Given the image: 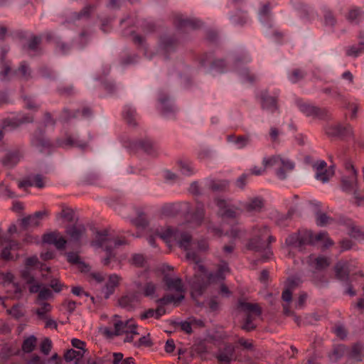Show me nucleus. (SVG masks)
Wrapping results in <instances>:
<instances>
[{
  "instance_id": "052dcab7",
  "label": "nucleus",
  "mask_w": 364,
  "mask_h": 364,
  "mask_svg": "<svg viewBox=\"0 0 364 364\" xmlns=\"http://www.w3.org/2000/svg\"><path fill=\"white\" fill-rule=\"evenodd\" d=\"M84 352L77 351L73 349L68 350L64 354V358L67 362L76 360V363L83 358Z\"/></svg>"
},
{
  "instance_id": "7c9ffc66",
  "label": "nucleus",
  "mask_w": 364,
  "mask_h": 364,
  "mask_svg": "<svg viewBox=\"0 0 364 364\" xmlns=\"http://www.w3.org/2000/svg\"><path fill=\"white\" fill-rule=\"evenodd\" d=\"M33 118V116L30 114L18 113L4 119L3 121V128L14 129L21 124L31 122Z\"/></svg>"
},
{
  "instance_id": "864d4df0",
  "label": "nucleus",
  "mask_w": 364,
  "mask_h": 364,
  "mask_svg": "<svg viewBox=\"0 0 364 364\" xmlns=\"http://www.w3.org/2000/svg\"><path fill=\"white\" fill-rule=\"evenodd\" d=\"M41 41V37L38 36H33L28 45L25 46V49L28 53L30 55H36L40 53V48L38 47Z\"/></svg>"
},
{
  "instance_id": "0e129e2a",
  "label": "nucleus",
  "mask_w": 364,
  "mask_h": 364,
  "mask_svg": "<svg viewBox=\"0 0 364 364\" xmlns=\"http://www.w3.org/2000/svg\"><path fill=\"white\" fill-rule=\"evenodd\" d=\"M345 353V346H338L334 347L332 352L328 355L329 359L332 362L338 361Z\"/></svg>"
},
{
  "instance_id": "cd10ccee",
  "label": "nucleus",
  "mask_w": 364,
  "mask_h": 364,
  "mask_svg": "<svg viewBox=\"0 0 364 364\" xmlns=\"http://www.w3.org/2000/svg\"><path fill=\"white\" fill-rule=\"evenodd\" d=\"M45 132L38 129L33 135L31 144L39 151L42 153H50V149L54 146L53 143L46 138Z\"/></svg>"
},
{
  "instance_id": "9b49d317",
  "label": "nucleus",
  "mask_w": 364,
  "mask_h": 364,
  "mask_svg": "<svg viewBox=\"0 0 364 364\" xmlns=\"http://www.w3.org/2000/svg\"><path fill=\"white\" fill-rule=\"evenodd\" d=\"M95 247H104L106 251L107 257L105 259L104 264L107 265L109 260L114 257L113 250L121 245L126 244V240L124 238L117 237L115 234L105 230L103 231H98L96 232L95 237L92 242Z\"/></svg>"
},
{
  "instance_id": "f257e3e1",
  "label": "nucleus",
  "mask_w": 364,
  "mask_h": 364,
  "mask_svg": "<svg viewBox=\"0 0 364 364\" xmlns=\"http://www.w3.org/2000/svg\"><path fill=\"white\" fill-rule=\"evenodd\" d=\"M204 205L198 203L196 209L191 215L190 220L178 225L177 227H157L152 230L148 237L149 244L155 247V238L159 237L167 243L175 242L186 252V257L194 263V277L191 281L192 289L200 294L210 284H220V292L228 294V289L222 282L226 275L230 273V268L227 262L220 260L216 265L215 270L209 272L203 264V256L208 249V245L205 239L199 240H193L191 230L196 226L201 225L204 220Z\"/></svg>"
},
{
  "instance_id": "9d476101",
  "label": "nucleus",
  "mask_w": 364,
  "mask_h": 364,
  "mask_svg": "<svg viewBox=\"0 0 364 364\" xmlns=\"http://www.w3.org/2000/svg\"><path fill=\"white\" fill-rule=\"evenodd\" d=\"M263 167H255L251 173L259 176L262 174L264 168H272L275 170L277 176L284 180L287 177L288 173L294 168V164L286 158L279 156H272L269 158H264L262 161Z\"/></svg>"
},
{
  "instance_id": "69168bd1",
  "label": "nucleus",
  "mask_w": 364,
  "mask_h": 364,
  "mask_svg": "<svg viewBox=\"0 0 364 364\" xmlns=\"http://www.w3.org/2000/svg\"><path fill=\"white\" fill-rule=\"evenodd\" d=\"M304 76V73L301 69H293L288 73V79L291 83L299 82Z\"/></svg>"
},
{
  "instance_id": "8fccbe9b",
  "label": "nucleus",
  "mask_w": 364,
  "mask_h": 364,
  "mask_svg": "<svg viewBox=\"0 0 364 364\" xmlns=\"http://www.w3.org/2000/svg\"><path fill=\"white\" fill-rule=\"evenodd\" d=\"M228 142L233 144L237 149H242L250 142V136H235L228 135L227 136Z\"/></svg>"
},
{
  "instance_id": "2f4dec72",
  "label": "nucleus",
  "mask_w": 364,
  "mask_h": 364,
  "mask_svg": "<svg viewBox=\"0 0 364 364\" xmlns=\"http://www.w3.org/2000/svg\"><path fill=\"white\" fill-rule=\"evenodd\" d=\"M282 305L283 307L284 314L287 316H290L293 314L294 311L301 309L304 306V297H282Z\"/></svg>"
},
{
  "instance_id": "37998d69",
  "label": "nucleus",
  "mask_w": 364,
  "mask_h": 364,
  "mask_svg": "<svg viewBox=\"0 0 364 364\" xmlns=\"http://www.w3.org/2000/svg\"><path fill=\"white\" fill-rule=\"evenodd\" d=\"M122 115L124 120L129 126L134 127L137 124L138 114L135 107L132 105H126L122 111Z\"/></svg>"
},
{
  "instance_id": "ddd939ff",
  "label": "nucleus",
  "mask_w": 364,
  "mask_h": 364,
  "mask_svg": "<svg viewBox=\"0 0 364 364\" xmlns=\"http://www.w3.org/2000/svg\"><path fill=\"white\" fill-rule=\"evenodd\" d=\"M344 166L345 174L342 178V188L346 192L353 193L355 203L361 205L364 204V196H361L357 183V171L350 161H345Z\"/></svg>"
},
{
  "instance_id": "bb28decb",
  "label": "nucleus",
  "mask_w": 364,
  "mask_h": 364,
  "mask_svg": "<svg viewBox=\"0 0 364 364\" xmlns=\"http://www.w3.org/2000/svg\"><path fill=\"white\" fill-rule=\"evenodd\" d=\"M148 272L144 270L141 272L139 278L134 282V287L139 293H144V296H152L157 293L160 286L158 284H155L152 282L146 281L144 284L142 283V279L146 278Z\"/></svg>"
},
{
  "instance_id": "e2e57ef3",
  "label": "nucleus",
  "mask_w": 364,
  "mask_h": 364,
  "mask_svg": "<svg viewBox=\"0 0 364 364\" xmlns=\"http://www.w3.org/2000/svg\"><path fill=\"white\" fill-rule=\"evenodd\" d=\"M94 7L91 5L85 6L80 13H73L72 16L74 20H80L82 18H87L93 12Z\"/></svg>"
},
{
  "instance_id": "4be33fe9",
  "label": "nucleus",
  "mask_w": 364,
  "mask_h": 364,
  "mask_svg": "<svg viewBox=\"0 0 364 364\" xmlns=\"http://www.w3.org/2000/svg\"><path fill=\"white\" fill-rule=\"evenodd\" d=\"M121 142L122 146L129 151H135L141 149L150 155H154L156 152L154 144L149 138L139 141H133L129 138H126L122 139Z\"/></svg>"
},
{
  "instance_id": "6e6d98bb",
  "label": "nucleus",
  "mask_w": 364,
  "mask_h": 364,
  "mask_svg": "<svg viewBox=\"0 0 364 364\" xmlns=\"http://www.w3.org/2000/svg\"><path fill=\"white\" fill-rule=\"evenodd\" d=\"M120 60L123 65H130L138 62L139 56L129 50H124L121 54Z\"/></svg>"
},
{
  "instance_id": "7ed1b4c3",
  "label": "nucleus",
  "mask_w": 364,
  "mask_h": 364,
  "mask_svg": "<svg viewBox=\"0 0 364 364\" xmlns=\"http://www.w3.org/2000/svg\"><path fill=\"white\" fill-rule=\"evenodd\" d=\"M198 64L205 73L213 75L229 70L237 73L245 81L252 82L256 77L246 67L252 61L248 53L244 52L235 58H217L213 52L204 53L198 58Z\"/></svg>"
},
{
  "instance_id": "4d7b16f0",
  "label": "nucleus",
  "mask_w": 364,
  "mask_h": 364,
  "mask_svg": "<svg viewBox=\"0 0 364 364\" xmlns=\"http://www.w3.org/2000/svg\"><path fill=\"white\" fill-rule=\"evenodd\" d=\"M118 303L122 307L132 310L138 306L139 299L137 297H119Z\"/></svg>"
},
{
  "instance_id": "338daca9",
  "label": "nucleus",
  "mask_w": 364,
  "mask_h": 364,
  "mask_svg": "<svg viewBox=\"0 0 364 364\" xmlns=\"http://www.w3.org/2000/svg\"><path fill=\"white\" fill-rule=\"evenodd\" d=\"M363 14L360 9L353 8L349 11L348 18L353 23H357L362 18Z\"/></svg>"
},
{
  "instance_id": "72a5a7b5",
  "label": "nucleus",
  "mask_w": 364,
  "mask_h": 364,
  "mask_svg": "<svg viewBox=\"0 0 364 364\" xmlns=\"http://www.w3.org/2000/svg\"><path fill=\"white\" fill-rule=\"evenodd\" d=\"M23 157V150L20 146L9 149L2 159V164L7 168L15 166Z\"/></svg>"
},
{
  "instance_id": "aec40b11",
  "label": "nucleus",
  "mask_w": 364,
  "mask_h": 364,
  "mask_svg": "<svg viewBox=\"0 0 364 364\" xmlns=\"http://www.w3.org/2000/svg\"><path fill=\"white\" fill-rule=\"evenodd\" d=\"M178 43V39L175 33L166 32L159 39L157 53L167 58L168 55L176 50Z\"/></svg>"
},
{
  "instance_id": "603ef678",
  "label": "nucleus",
  "mask_w": 364,
  "mask_h": 364,
  "mask_svg": "<svg viewBox=\"0 0 364 364\" xmlns=\"http://www.w3.org/2000/svg\"><path fill=\"white\" fill-rule=\"evenodd\" d=\"M177 168L186 176H191L196 172V169L188 160H181L177 163Z\"/></svg>"
},
{
  "instance_id": "c9c22d12",
  "label": "nucleus",
  "mask_w": 364,
  "mask_h": 364,
  "mask_svg": "<svg viewBox=\"0 0 364 364\" xmlns=\"http://www.w3.org/2000/svg\"><path fill=\"white\" fill-rule=\"evenodd\" d=\"M235 350V348L230 344L226 345L223 349L220 350L216 355L219 364H231L232 361L236 360Z\"/></svg>"
},
{
  "instance_id": "58836bf2",
  "label": "nucleus",
  "mask_w": 364,
  "mask_h": 364,
  "mask_svg": "<svg viewBox=\"0 0 364 364\" xmlns=\"http://www.w3.org/2000/svg\"><path fill=\"white\" fill-rule=\"evenodd\" d=\"M85 227L82 225H73L67 228V234L70 240L75 244L80 245V240L85 232Z\"/></svg>"
},
{
  "instance_id": "e433bc0d",
  "label": "nucleus",
  "mask_w": 364,
  "mask_h": 364,
  "mask_svg": "<svg viewBox=\"0 0 364 364\" xmlns=\"http://www.w3.org/2000/svg\"><path fill=\"white\" fill-rule=\"evenodd\" d=\"M43 242L53 245L56 248L61 250L65 247L67 242L64 237L58 232L46 233L43 237Z\"/></svg>"
},
{
  "instance_id": "412c9836",
  "label": "nucleus",
  "mask_w": 364,
  "mask_h": 364,
  "mask_svg": "<svg viewBox=\"0 0 364 364\" xmlns=\"http://www.w3.org/2000/svg\"><path fill=\"white\" fill-rule=\"evenodd\" d=\"M162 282L166 290L177 294V296H184L188 289V286L183 279L172 274H165Z\"/></svg>"
},
{
  "instance_id": "c756f323",
  "label": "nucleus",
  "mask_w": 364,
  "mask_h": 364,
  "mask_svg": "<svg viewBox=\"0 0 364 364\" xmlns=\"http://www.w3.org/2000/svg\"><path fill=\"white\" fill-rule=\"evenodd\" d=\"M92 116V111L89 107H85L82 110L77 109L71 112L68 109H64L59 117V120L63 123H68L73 118L90 119Z\"/></svg>"
},
{
  "instance_id": "49530a36",
  "label": "nucleus",
  "mask_w": 364,
  "mask_h": 364,
  "mask_svg": "<svg viewBox=\"0 0 364 364\" xmlns=\"http://www.w3.org/2000/svg\"><path fill=\"white\" fill-rule=\"evenodd\" d=\"M264 206V200L261 197L250 198L245 204L244 208L247 212H259Z\"/></svg>"
},
{
  "instance_id": "4468645a",
  "label": "nucleus",
  "mask_w": 364,
  "mask_h": 364,
  "mask_svg": "<svg viewBox=\"0 0 364 364\" xmlns=\"http://www.w3.org/2000/svg\"><path fill=\"white\" fill-rule=\"evenodd\" d=\"M17 231V228L15 225H11L7 233H3L0 229V247L2 250L0 252V257L6 260H14L18 258V250L20 248V244L11 239V235Z\"/></svg>"
},
{
  "instance_id": "b1692460",
  "label": "nucleus",
  "mask_w": 364,
  "mask_h": 364,
  "mask_svg": "<svg viewBox=\"0 0 364 364\" xmlns=\"http://www.w3.org/2000/svg\"><path fill=\"white\" fill-rule=\"evenodd\" d=\"M279 90L277 88H268L260 92V101L263 109L274 112L277 109V100L279 95Z\"/></svg>"
},
{
  "instance_id": "c85d7f7f",
  "label": "nucleus",
  "mask_w": 364,
  "mask_h": 364,
  "mask_svg": "<svg viewBox=\"0 0 364 364\" xmlns=\"http://www.w3.org/2000/svg\"><path fill=\"white\" fill-rule=\"evenodd\" d=\"M324 129L326 134L330 137L346 138L352 134L350 125L343 126L340 123H328Z\"/></svg>"
},
{
  "instance_id": "4c0bfd02",
  "label": "nucleus",
  "mask_w": 364,
  "mask_h": 364,
  "mask_svg": "<svg viewBox=\"0 0 364 364\" xmlns=\"http://www.w3.org/2000/svg\"><path fill=\"white\" fill-rule=\"evenodd\" d=\"M189 209V205L187 203H167L161 208L162 215L168 217H173L177 215L181 211L187 210Z\"/></svg>"
},
{
  "instance_id": "ea45409f",
  "label": "nucleus",
  "mask_w": 364,
  "mask_h": 364,
  "mask_svg": "<svg viewBox=\"0 0 364 364\" xmlns=\"http://www.w3.org/2000/svg\"><path fill=\"white\" fill-rule=\"evenodd\" d=\"M333 165L331 166V168L326 169V163L324 161H321L318 162L316 165V178L317 180L322 181L323 183L327 182L333 174Z\"/></svg>"
},
{
  "instance_id": "6ab92c4d",
  "label": "nucleus",
  "mask_w": 364,
  "mask_h": 364,
  "mask_svg": "<svg viewBox=\"0 0 364 364\" xmlns=\"http://www.w3.org/2000/svg\"><path fill=\"white\" fill-rule=\"evenodd\" d=\"M87 277L88 280L92 284H102L105 282L106 296L112 294L119 282V277L117 274H111L107 279L102 272H92Z\"/></svg>"
},
{
  "instance_id": "5701e85b",
  "label": "nucleus",
  "mask_w": 364,
  "mask_h": 364,
  "mask_svg": "<svg viewBox=\"0 0 364 364\" xmlns=\"http://www.w3.org/2000/svg\"><path fill=\"white\" fill-rule=\"evenodd\" d=\"M173 23L178 33H186L196 30L202 25L201 21L193 17H188L181 14H177L173 17Z\"/></svg>"
},
{
  "instance_id": "bf43d9fd",
  "label": "nucleus",
  "mask_w": 364,
  "mask_h": 364,
  "mask_svg": "<svg viewBox=\"0 0 364 364\" xmlns=\"http://www.w3.org/2000/svg\"><path fill=\"white\" fill-rule=\"evenodd\" d=\"M364 53V41H360L356 45L351 46L347 49L346 54L348 56L356 58Z\"/></svg>"
},
{
  "instance_id": "3c124183",
  "label": "nucleus",
  "mask_w": 364,
  "mask_h": 364,
  "mask_svg": "<svg viewBox=\"0 0 364 364\" xmlns=\"http://www.w3.org/2000/svg\"><path fill=\"white\" fill-rule=\"evenodd\" d=\"M109 72V68L108 66L104 68L103 75L99 76L97 78V80H98L104 86L105 89L107 90L110 94H114L115 85L112 80L106 78V76Z\"/></svg>"
},
{
  "instance_id": "13d9d810",
  "label": "nucleus",
  "mask_w": 364,
  "mask_h": 364,
  "mask_svg": "<svg viewBox=\"0 0 364 364\" xmlns=\"http://www.w3.org/2000/svg\"><path fill=\"white\" fill-rule=\"evenodd\" d=\"M189 191L195 196H203L207 193V188L204 186V181L198 183L197 181L193 182L189 188Z\"/></svg>"
},
{
  "instance_id": "f3484780",
  "label": "nucleus",
  "mask_w": 364,
  "mask_h": 364,
  "mask_svg": "<svg viewBox=\"0 0 364 364\" xmlns=\"http://www.w3.org/2000/svg\"><path fill=\"white\" fill-rule=\"evenodd\" d=\"M114 336L125 334L124 342H132L134 336L138 335L137 326L133 320L123 322L119 319L118 316L114 317Z\"/></svg>"
},
{
  "instance_id": "de8ad7c7",
  "label": "nucleus",
  "mask_w": 364,
  "mask_h": 364,
  "mask_svg": "<svg viewBox=\"0 0 364 364\" xmlns=\"http://www.w3.org/2000/svg\"><path fill=\"white\" fill-rule=\"evenodd\" d=\"M36 304L38 307L36 314L40 318H46V314L51 311L50 304L46 301V297H38Z\"/></svg>"
},
{
  "instance_id": "423d86ee",
  "label": "nucleus",
  "mask_w": 364,
  "mask_h": 364,
  "mask_svg": "<svg viewBox=\"0 0 364 364\" xmlns=\"http://www.w3.org/2000/svg\"><path fill=\"white\" fill-rule=\"evenodd\" d=\"M358 268L355 260L338 262L334 267L336 278L346 285V293L353 296L356 294V284L363 279L364 274Z\"/></svg>"
},
{
  "instance_id": "dca6fc26",
  "label": "nucleus",
  "mask_w": 364,
  "mask_h": 364,
  "mask_svg": "<svg viewBox=\"0 0 364 364\" xmlns=\"http://www.w3.org/2000/svg\"><path fill=\"white\" fill-rule=\"evenodd\" d=\"M184 297H162L157 301L158 307L156 310L150 309L141 314V319L149 318H159L165 314L166 309L179 306Z\"/></svg>"
},
{
  "instance_id": "393cba45",
  "label": "nucleus",
  "mask_w": 364,
  "mask_h": 364,
  "mask_svg": "<svg viewBox=\"0 0 364 364\" xmlns=\"http://www.w3.org/2000/svg\"><path fill=\"white\" fill-rule=\"evenodd\" d=\"M296 105L300 112L305 114L306 117H311L313 118H318L322 119H326L328 117L327 110L316 107L311 103L303 100H297Z\"/></svg>"
},
{
  "instance_id": "c03bdc74",
  "label": "nucleus",
  "mask_w": 364,
  "mask_h": 364,
  "mask_svg": "<svg viewBox=\"0 0 364 364\" xmlns=\"http://www.w3.org/2000/svg\"><path fill=\"white\" fill-rule=\"evenodd\" d=\"M228 186V182L225 180H210L206 179L204 181V186L207 190H211L214 192H219L225 191Z\"/></svg>"
},
{
  "instance_id": "a211bd4d",
  "label": "nucleus",
  "mask_w": 364,
  "mask_h": 364,
  "mask_svg": "<svg viewBox=\"0 0 364 364\" xmlns=\"http://www.w3.org/2000/svg\"><path fill=\"white\" fill-rule=\"evenodd\" d=\"M311 271L313 272V277L315 282L318 284L323 285L326 279L321 272L329 265L328 259L323 256L316 257L311 255L307 261Z\"/></svg>"
},
{
  "instance_id": "680f3d73",
  "label": "nucleus",
  "mask_w": 364,
  "mask_h": 364,
  "mask_svg": "<svg viewBox=\"0 0 364 364\" xmlns=\"http://www.w3.org/2000/svg\"><path fill=\"white\" fill-rule=\"evenodd\" d=\"M36 345V338L33 336H31L23 341L22 344V350L25 353L32 352Z\"/></svg>"
},
{
  "instance_id": "a18cd8bd",
  "label": "nucleus",
  "mask_w": 364,
  "mask_h": 364,
  "mask_svg": "<svg viewBox=\"0 0 364 364\" xmlns=\"http://www.w3.org/2000/svg\"><path fill=\"white\" fill-rule=\"evenodd\" d=\"M348 359L354 362H361L364 358L363 346L360 343L352 346L347 353Z\"/></svg>"
},
{
  "instance_id": "39448f33",
  "label": "nucleus",
  "mask_w": 364,
  "mask_h": 364,
  "mask_svg": "<svg viewBox=\"0 0 364 364\" xmlns=\"http://www.w3.org/2000/svg\"><path fill=\"white\" fill-rule=\"evenodd\" d=\"M136 24H140L141 29L144 33H151L154 31L155 26L151 22L141 21V23L134 16H129L121 20L120 25L123 28L122 34L124 36H131L134 43L137 46L138 49L143 52L144 55L147 58H152L155 55L154 52L150 51L144 37L138 33L135 28Z\"/></svg>"
},
{
  "instance_id": "79ce46f5",
  "label": "nucleus",
  "mask_w": 364,
  "mask_h": 364,
  "mask_svg": "<svg viewBox=\"0 0 364 364\" xmlns=\"http://www.w3.org/2000/svg\"><path fill=\"white\" fill-rule=\"evenodd\" d=\"M45 215L46 213L43 211L36 212L33 215L23 218L21 221V225L24 229L31 226H37Z\"/></svg>"
},
{
  "instance_id": "6e6552de",
  "label": "nucleus",
  "mask_w": 364,
  "mask_h": 364,
  "mask_svg": "<svg viewBox=\"0 0 364 364\" xmlns=\"http://www.w3.org/2000/svg\"><path fill=\"white\" fill-rule=\"evenodd\" d=\"M318 242H323L326 247L333 245L326 232H321L314 235L309 230H299L298 232L290 235L286 239V243L289 247L297 249L299 251H303L306 245H314Z\"/></svg>"
},
{
  "instance_id": "f8f14e48",
  "label": "nucleus",
  "mask_w": 364,
  "mask_h": 364,
  "mask_svg": "<svg viewBox=\"0 0 364 364\" xmlns=\"http://www.w3.org/2000/svg\"><path fill=\"white\" fill-rule=\"evenodd\" d=\"M237 315L243 320L241 328L246 331H251L256 328L255 320L259 317L262 313L257 304L240 301L237 305Z\"/></svg>"
},
{
  "instance_id": "473e14b6",
  "label": "nucleus",
  "mask_w": 364,
  "mask_h": 364,
  "mask_svg": "<svg viewBox=\"0 0 364 364\" xmlns=\"http://www.w3.org/2000/svg\"><path fill=\"white\" fill-rule=\"evenodd\" d=\"M158 100L159 106L163 114L168 118L173 117L176 109L173 101L169 98L167 94L164 92H160Z\"/></svg>"
},
{
  "instance_id": "f03ea898",
  "label": "nucleus",
  "mask_w": 364,
  "mask_h": 364,
  "mask_svg": "<svg viewBox=\"0 0 364 364\" xmlns=\"http://www.w3.org/2000/svg\"><path fill=\"white\" fill-rule=\"evenodd\" d=\"M37 269H40L43 277H48L50 272V267L41 264L36 257H31L26 259L24 267L21 271V277L25 281L23 285L16 283L14 275L10 272L5 275V281L14 287L16 294H22L28 289L29 293L38 294V296H51L52 291L59 293L63 288H68L55 279L50 280L49 286L43 285L34 277V271Z\"/></svg>"
},
{
  "instance_id": "a19ab883",
  "label": "nucleus",
  "mask_w": 364,
  "mask_h": 364,
  "mask_svg": "<svg viewBox=\"0 0 364 364\" xmlns=\"http://www.w3.org/2000/svg\"><path fill=\"white\" fill-rule=\"evenodd\" d=\"M301 283V280L298 276L289 277L284 283L281 296H292L294 291L299 287Z\"/></svg>"
},
{
  "instance_id": "a878e982",
  "label": "nucleus",
  "mask_w": 364,
  "mask_h": 364,
  "mask_svg": "<svg viewBox=\"0 0 364 364\" xmlns=\"http://www.w3.org/2000/svg\"><path fill=\"white\" fill-rule=\"evenodd\" d=\"M57 146L63 148H70V147H78L82 149H85L87 146L85 141L80 140L77 135L71 134L70 132L65 129L62 133V136L56 140L55 143Z\"/></svg>"
},
{
  "instance_id": "0eeeda50",
  "label": "nucleus",
  "mask_w": 364,
  "mask_h": 364,
  "mask_svg": "<svg viewBox=\"0 0 364 364\" xmlns=\"http://www.w3.org/2000/svg\"><path fill=\"white\" fill-rule=\"evenodd\" d=\"M274 240L275 238L269 235V230L267 225H257L252 228L247 248L257 252L260 259L265 262L272 255L270 244Z\"/></svg>"
},
{
  "instance_id": "5fc2aeb1",
  "label": "nucleus",
  "mask_w": 364,
  "mask_h": 364,
  "mask_svg": "<svg viewBox=\"0 0 364 364\" xmlns=\"http://www.w3.org/2000/svg\"><path fill=\"white\" fill-rule=\"evenodd\" d=\"M346 226L348 232L351 237L359 240H364V232L360 228L355 225L352 220H348L346 222Z\"/></svg>"
},
{
  "instance_id": "09e8293b",
  "label": "nucleus",
  "mask_w": 364,
  "mask_h": 364,
  "mask_svg": "<svg viewBox=\"0 0 364 364\" xmlns=\"http://www.w3.org/2000/svg\"><path fill=\"white\" fill-rule=\"evenodd\" d=\"M232 23L238 26H244L250 21L247 14L242 10H237L235 14H230L229 16Z\"/></svg>"
},
{
  "instance_id": "774afa93",
  "label": "nucleus",
  "mask_w": 364,
  "mask_h": 364,
  "mask_svg": "<svg viewBox=\"0 0 364 364\" xmlns=\"http://www.w3.org/2000/svg\"><path fill=\"white\" fill-rule=\"evenodd\" d=\"M236 345L237 347H240L242 349L247 350H253L255 346L252 340L246 339L244 338H239L236 343Z\"/></svg>"
},
{
  "instance_id": "f704fd0d",
  "label": "nucleus",
  "mask_w": 364,
  "mask_h": 364,
  "mask_svg": "<svg viewBox=\"0 0 364 364\" xmlns=\"http://www.w3.org/2000/svg\"><path fill=\"white\" fill-rule=\"evenodd\" d=\"M46 178L41 174H34L28 176L18 183L20 188H27L35 186L38 188H43L46 186Z\"/></svg>"
},
{
  "instance_id": "20e7f679",
  "label": "nucleus",
  "mask_w": 364,
  "mask_h": 364,
  "mask_svg": "<svg viewBox=\"0 0 364 364\" xmlns=\"http://www.w3.org/2000/svg\"><path fill=\"white\" fill-rule=\"evenodd\" d=\"M215 203L218 208V214L221 217L223 223H226L231 227L230 230H225L224 228L218 227L210 223L207 228L208 232L212 233L214 236L221 237L223 235L230 234L232 237H240V230L235 228L234 225L237 223L239 210L229 201L221 198H215Z\"/></svg>"
},
{
  "instance_id": "1a4fd4ad",
  "label": "nucleus",
  "mask_w": 364,
  "mask_h": 364,
  "mask_svg": "<svg viewBox=\"0 0 364 364\" xmlns=\"http://www.w3.org/2000/svg\"><path fill=\"white\" fill-rule=\"evenodd\" d=\"M9 48L6 46L0 49V80L6 81L11 80L13 76H16L21 80L28 81L33 77L31 70L26 62L21 63L17 70H12L10 63L5 59Z\"/></svg>"
},
{
  "instance_id": "2eb2a0df",
  "label": "nucleus",
  "mask_w": 364,
  "mask_h": 364,
  "mask_svg": "<svg viewBox=\"0 0 364 364\" xmlns=\"http://www.w3.org/2000/svg\"><path fill=\"white\" fill-rule=\"evenodd\" d=\"M273 6L270 3L263 4L259 9L258 18L264 28V33L267 36L278 37L281 33L276 28L271 9Z\"/></svg>"
}]
</instances>
